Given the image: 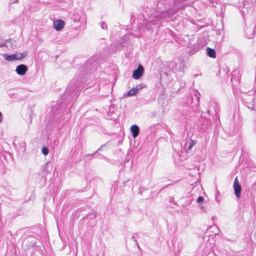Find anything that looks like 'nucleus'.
I'll return each instance as SVG.
<instances>
[{
	"instance_id": "1",
	"label": "nucleus",
	"mask_w": 256,
	"mask_h": 256,
	"mask_svg": "<svg viewBox=\"0 0 256 256\" xmlns=\"http://www.w3.org/2000/svg\"><path fill=\"white\" fill-rule=\"evenodd\" d=\"M4 59L7 61H16V60H20L24 59L26 56V52H19L16 53L12 55H8L7 54H4Z\"/></svg>"
},
{
	"instance_id": "2",
	"label": "nucleus",
	"mask_w": 256,
	"mask_h": 256,
	"mask_svg": "<svg viewBox=\"0 0 256 256\" xmlns=\"http://www.w3.org/2000/svg\"><path fill=\"white\" fill-rule=\"evenodd\" d=\"M233 187L234 188V194L238 198H240V194L242 191L241 186L238 180L237 177L234 178Z\"/></svg>"
},
{
	"instance_id": "3",
	"label": "nucleus",
	"mask_w": 256,
	"mask_h": 256,
	"mask_svg": "<svg viewBox=\"0 0 256 256\" xmlns=\"http://www.w3.org/2000/svg\"><path fill=\"white\" fill-rule=\"evenodd\" d=\"M144 69L141 64H139L138 68L134 70L132 73V77L134 79H138L143 74Z\"/></svg>"
},
{
	"instance_id": "4",
	"label": "nucleus",
	"mask_w": 256,
	"mask_h": 256,
	"mask_svg": "<svg viewBox=\"0 0 256 256\" xmlns=\"http://www.w3.org/2000/svg\"><path fill=\"white\" fill-rule=\"evenodd\" d=\"M53 24L56 30L58 31L64 28L65 23L63 20H59L54 21Z\"/></svg>"
},
{
	"instance_id": "5",
	"label": "nucleus",
	"mask_w": 256,
	"mask_h": 256,
	"mask_svg": "<svg viewBox=\"0 0 256 256\" xmlns=\"http://www.w3.org/2000/svg\"><path fill=\"white\" fill-rule=\"evenodd\" d=\"M27 70L28 68L24 64H20L16 68L17 74L20 75L24 74Z\"/></svg>"
},
{
	"instance_id": "6",
	"label": "nucleus",
	"mask_w": 256,
	"mask_h": 256,
	"mask_svg": "<svg viewBox=\"0 0 256 256\" xmlns=\"http://www.w3.org/2000/svg\"><path fill=\"white\" fill-rule=\"evenodd\" d=\"M132 136L134 138L136 137L139 133V128L138 126L134 124L130 127Z\"/></svg>"
},
{
	"instance_id": "7",
	"label": "nucleus",
	"mask_w": 256,
	"mask_h": 256,
	"mask_svg": "<svg viewBox=\"0 0 256 256\" xmlns=\"http://www.w3.org/2000/svg\"><path fill=\"white\" fill-rule=\"evenodd\" d=\"M206 51L208 55L212 58H216V54L214 50L211 48H207L206 49Z\"/></svg>"
},
{
	"instance_id": "8",
	"label": "nucleus",
	"mask_w": 256,
	"mask_h": 256,
	"mask_svg": "<svg viewBox=\"0 0 256 256\" xmlns=\"http://www.w3.org/2000/svg\"><path fill=\"white\" fill-rule=\"evenodd\" d=\"M143 88L144 87H142V86H140V87H139V88H138L137 87L135 88H132L128 91L127 95L128 96H134L138 92L139 89H141Z\"/></svg>"
},
{
	"instance_id": "9",
	"label": "nucleus",
	"mask_w": 256,
	"mask_h": 256,
	"mask_svg": "<svg viewBox=\"0 0 256 256\" xmlns=\"http://www.w3.org/2000/svg\"><path fill=\"white\" fill-rule=\"evenodd\" d=\"M42 152L44 156H46L48 153V150L46 147H43L42 148Z\"/></svg>"
},
{
	"instance_id": "10",
	"label": "nucleus",
	"mask_w": 256,
	"mask_h": 256,
	"mask_svg": "<svg viewBox=\"0 0 256 256\" xmlns=\"http://www.w3.org/2000/svg\"><path fill=\"white\" fill-rule=\"evenodd\" d=\"M196 144V142L193 140H191V142L189 146V149H191Z\"/></svg>"
},
{
	"instance_id": "11",
	"label": "nucleus",
	"mask_w": 256,
	"mask_h": 256,
	"mask_svg": "<svg viewBox=\"0 0 256 256\" xmlns=\"http://www.w3.org/2000/svg\"><path fill=\"white\" fill-rule=\"evenodd\" d=\"M204 198L202 196H199L196 202H202L204 201Z\"/></svg>"
},
{
	"instance_id": "12",
	"label": "nucleus",
	"mask_w": 256,
	"mask_h": 256,
	"mask_svg": "<svg viewBox=\"0 0 256 256\" xmlns=\"http://www.w3.org/2000/svg\"><path fill=\"white\" fill-rule=\"evenodd\" d=\"M4 46V44H0V46Z\"/></svg>"
}]
</instances>
